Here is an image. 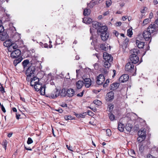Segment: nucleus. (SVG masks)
<instances>
[{
  "mask_svg": "<svg viewBox=\"0 0 158 158\" xmlns=\"http://www.w3.org/2000/svg\"><path fill=\"white\" fill-rule=\"evenodd\" d=\"M61 106L63 107H67V104L65 103L62 104Z\"/></svg>",
  "mask_w": 158,
  "mask_h": 158,
  "instance_id": "nucleus-60",
  "label": "nucleus"
},
{
  "mask_svg": "<svg viewBox=\"0 0 158 158\" xmlns=\"http://www.w3.org/2000/svg\"><path fill=\"white\" fill-rule=\"evenodd\" d=\"M108 28L106 26H103L102 24L100 26V27L99 28L98 31L99 32L100 34L102 33L108 32Z\"/></svg>",
  "mask_w": 158,
  "mask_h": 158,
  "instance_id": "nucleus-10",
  "label": "nucleus"
},
{
  "mask_svg": "<svg viewBox=\"0 0 158 158\" xmlns=\"http://www.w3.org/2000/svg\"><path fill=\"white\" fill-rule=\"evenodd\" d=\"M128 154L130 156L132 157H134L135 156V153L133 150H131L128 151Z\"/></svg>",
  "mask_w": 158,
  "mask_h": 158,
  "instance_id": "nucleus-35",
  "label": "nucleus"
},
{
  "mask_svg": "<svg viewBox=\"0 0 158 158\" xmlns=\"http://www.w3.org/2000/svg\"><path fill=\"white\" fill-rule=\"evenodd\" d=\"M1 108L3 112L4 113H5L6 112V111L4 106L3 105H1Z\"/></svg>",
  "mask_w": 158,
  "mask_h": 158,
  "instance_id": "nucleus-58",
  "label": "nucleus"
},
{
  "mask_svg": "<svg viewBox=\"0 0 158 158\" xmlns=\"http://www.w3.org/2000/svg\"><path fill=\"white\" fill-rule=\"evenodd\" d=\"M33 142L32 139L30 137L28 138L27 143L28 144L32 143Z\"/></svg>",
  "mask_w": 158,
  "mask_h": 158,
  "instance_id": "nucleus-42",
  "label": "nucleus"
},
{
  "mask_svg": "<svg viewBox=\"0 0 158 158\" xmlns=\"http://www.w3.org/2000/svg\"><path fill=\"white\" fill-rule=\"evenodd\" d=\"M129 76L128 75L124 74L121 76L119 78V81L121 82H124L128 81Z\"/></svg>",
  "mask_w": 158,
  "mask_h": 158,
  "instance_id": "nucleus-11",
  "label": "nucleus"
},
{
  "mask_svg": "<svg viewBox=\"0 0 158 158\" xmlns=\"http://www.w3.org/2000/svg\"><path fill=\"white\" fill-rule=\"evenodd\" d=\"M134 66L133 64L131 62H129L126 64L125 67V69L126 71L131 72L134 69Z\"/></svg>",
  "mask_w": 158,
  "mask_h": 158,
  "instance_id": "nucleus-7",
  "label": "nucleus"
},
{
  "mask_svg": "<svg viewBox=\"0 0 158 158\" xmlns=\"http://www.w3.org/2000/svg\"><path fill=\"white\" fill-rule=\"evenodd\" d=\"M0 91L2 93H3L5 92L4 89L2 85H0Z\"/></svg>",
  "mask_w": 158,
  "mask_h": 158,
  "instance_id": "nucleus-48",
  "label": "nucleus"
},
{
  "mask_svg": "<svg viewBox=\"0 0 158 158\" xmlns=\"http://www.w3.org/2000/svg\"><path fill=\"white\" fill-rule=\"evenodd\" d=\"M109 106H110V107H109L110 111H111L113 109L114 106H113V105H112V104H110L109 105Z\"/></svg>",
  "mask_w": 158,
  "mask_h": 158,
  "instance_id": "nucleus-53",
  "label": "nucleus"
},
{
  "mask_svg": "<svg viewBox=\"0 0 158 158\" xmlns=\"http://www.w3.org/2000/svg\"><path fill=\"white\" fill-rule=\"evenodd\" d=\"M127 35L129 37H131L132 35V29L130 28L127 30Z\"/></svg>",
  "mask_w": 158,
  "mask_h": 158,
  "instance_id": "nucleus-37",
  "label": "nucleus"
},
{
  "mask_svg": "<svg viewBox=\"0 0 158 158\" xmlns=\"http://www.w3.org/2000/svg\"><path fill=\"white\" fill-rule=\"evenodd\" d=\"M121 22H119L116 23V25L117 26H119L121 25Z\"/></svg>",
  "mask_w": 158,
  "mask_h": 158,
  "instance_id": "nucleus-61",
  "label": "nucleus"
},
{
  "mask_svg": "<svg viewBox=\"0 0 158 158\" xmlns=\"http://www.w3.org/2000/svg\"><path fill=\"white\" fill-rule=\"evenodd\" d=\"M155 26L156 27H158V19L155 21Z\"/></svg>",
  "mask_w": 158,
  "mask_h": 158,
  "instance_id": "nucleus-64",
  "label": "nucleus"
},
{
  "mask_svg": "<svg viewBox=\"0 0 158 158\" xmlns=\"http://www.w3.org/2000/svg\"><path fill=\"white\" fill-rule=\"evenodd\" d=\"M66 147L69 150L73 151V148L72 147H71L70 146H68V145H66Z\"/></svg>",
  "mask_w": 158,
  "mask_h": 158,
  "instance_id": "nucleus-54",
  "label": "nucleus"
},
{
  "mask_svg": "<svg viewBox=\"0 0 158 158\" xmlns=\"http://www.w3.org/2000/svg\"><path fill=\"white\" fill-rule=\"evenodd\" d=\"M113 33L117 37L119 35L118 33L116 31H114L113 32Z\"/></svg>",
  "mask_w": 158,
  "mask_h": 158,
  "instance_id": "nucleus-56",
  "label": "nucleus"
},
{
  "mask_svg": "<svg viewBox=\"0 0 158 158\" xmlns=\"http://www.w3.org/2000/svg\"><path fill=\"white\" fill-rule=\"evenodd\" d=\"M21 52L19 49H16L11 53V56L13 58H15L21 55Z\"/></svg>",
  "mask_w": 158,
  "mask_h": 158,
  "instance_id": "nucleus-6",
  "label": "nucleus"
},
{
  "mask_svg": "<svg viewBox=\"0 0 158 158\" xmlns=\"http://www.w3.org/2000/svg\"><path fill=\"white\" fill-rule=\"evenodd\" d=\"M64 118L65 120H66L73 119V117L71 115H65L64 116Z\"/></svg>",
  "mask_w": 158,
  "mask_h": 158,
  "instance_id": "nucleus-39",
  "label": "nucleus"
},
{
  "mask_svg": "<svg viewBox=\"0 0 158 158\" xmlns=\"http://www.w3.org/2000/svg\"><path fill=\"white\" fill-rule=\"evenodd\" d=\"M12 42L10 40H6L3 43V45L4 46L7 47H10L12 45Z\"/></svg>",
  "mask_w": 158,
  "mask_h": 158,
  "instance_id": "nucleus-24",
  "label": "nucleus"
},
{
  "mask_svg": "<svg viewBox=\"0 0 158 158\" xmlns=\"http://www.w3.org/2000/svg\"><path fill=\"white\" fill-rule=\"evenodd\" d=\"M130 59L133 64H136L139 61V58L137 56H130Z\"/></svg>",
  "mask_w": 158,
  "mask_h": 158,
  "instance_id": "nucleus-15",
  "label": "nucleus"
},
{
  "mask_svg": "<svg viewBox=\"0 0 158 158\" xmlns=\"http://www.w3.org/2000/svg\"><path fill=\"white\" fill-rule=\"evenodd\" d=\"M8 37V35L6 32L4 31L0 34V39L2 40H5Z\"/></svg>",
  "mask_w": 158,
  "mask_h": 158,
  "instance_id": "nucleus-17",
  "label": "nucleus"
},
{
  "mask_svg": "<svg viewBox=\"0 0 158 158\" xmlns=\"http://www.w3.org/2000/svg\"><path fill=\"white\" fill-rule=\"evenodd\" d=\"M56 110L59 112L60 113H61L63 112V110L61 109H59L57 110Z\"/></svg>",
  "mask_w": 158,
  "mask_h": 158,
  "instance_id": "nucleus-63",
  "label": "nucleus"
},
{
  "mask_svg": "<svg viewBox=\"0 0 158 158\" xmlns=\"http://www.w3.org/2000/svg\"><path fill=\"white\" fill-rule=\"evenodd\" d=\"M100 48L101 50L106 51L108 49L107 46L106 45L103 44L100 45Z\"/></svg>",
  "mask_w": 158,
  "mask_h": 158,
  "instance_id": "nucleus-32",
  "label": "nucleus"
},
{
  "mask_svg": "<svg viewBox=\"0 0 158 158\" xmlns=\"http://www.w3.org/2000/svg\"><path fill=\"white\" fill-rule=\"evenodd\" d=\"M103 56L105 61L112 62L113 60V57L111 56L106 52L103 53Z\"/></svg>",
  "mask_w": 158,
  "mask_h": 158,
  "instance_id": "nucleus-4",
  "label": "nucleus"
},
{
  "mask_svg": "<svg viewBox=\"0 0 158 158\" xmlns=\"http://www.w3.org/2000/svg\"><path fill=\"white\" fill-rule=\"evenodd\" d=\"M86 115V113H83L82 114H80L79 115L78 117H80L82 118H83L84 117L85 115Z\"/></svg>",
  "mask_w": 158,
  "mask_h": 158,
  "instance_id": "nucleus-50",
  "label": "nucleus"
},
{
  "mask_svg": "<svg viewBox=\"0 0 158 158\" xmlns=\"http://www.w3.org/2000/svg\"><path fill=\"white\" fill-rule=\"evenodd\" d=\"M84 81L85 86L87 88L89 87L91 84V79L89 78H86L84 79Z\"/></svg>",
  "mask_w": 158,
  "mask_h": 158,
  "instance_id": "nucleus-13",
  "label": "nucleus"
},
{
  "mask_svg": "<svg viewBox=\"0 0 158 158\" xmlns=\"http://www.w3.org/2000/svg\"><path fill=\"white\" fill-rule=\"evenodd\" d=\"M130 52L131 54L130 56H137V55L139 52V50L137 48H134L130 51Z\"/></svg>",
  "mask_w": 158,
  "mask_h": 158,
  "instance_id": "nucleus-21",
  "label": "nucleus"
},
{
  "mask_svg": "<svg viewBox=\"0 0 158 158\" xmlns=\"http://www.w3.org/2000/svg\"><path fill=\"white\" fill-rule=\"evenodd\" d=\"M4 29L3 26L2 25H0V34L4 31Z\"/></svg>",
  "mask_w": 158,
  "mask_h": 158,
  "instance_id": "nucleus-51",
  "label": "nucleus"
},
{
  "mask_svg": "<svg viewBox=\"0 0 158 158\" xmlns=\"http://www.w3.org/2000/svg\"><path fill=\"white\" fill-rule=\"evenodd\" d=\"M29 63V61L27 60H24V61L22 62V64L23 66L24 67L27 66V65Z\"/></svg>",
  "mask_w": 158,
  "mask_h": 158,
  "instance_id": "nucleus-38",
  "label": "nucleus"
},
{
  "mask_svg": "<svg viewBox=\"0 0 158 158\" xmlns=\"http://www.w3.org/2000/svg\"><path fill=\"white\" fill-rule=\"evenodd\" d=\"M66 95H67V97H71L74 95V91L72 89H68L66 90Z\"/></svg>",
  "mask_w": 158,
  "mask_h": 158,
  "instance_id": "nucleus-12",
  "label": "nucleus"
},
{
  "mask_svg": "<svg viewBox=\"0 0 158 158\" xmlns=\"http://www.w3.org/2000/svg\"><path fill=\"white\" fill-rule=\"evenodd\" d=\"M124 125L122 123H119L118 124V129L121 132H123L124 131Z\"/></svg>",
  "mask_w": 158,
  "mask_h": 158,
  "instance_id": "nucleus-25",
  "label": "nucleus"
},
{
  "mask_svg": "<svg viewBox=\"0 0 158 158\" xmlns=\"http://www.w3.org/2000/svg\"><path fill=\"white\" fill-rule=\"evenodd\" d=\"M83 93H84V92L82 91L81 93L77 94V96L78 97H82L83 94Z\"/></svg>",
  "mask_w": 158,
  "mask_h": 158,
  "instance_id": "nucleus-57",
  "label": "nucleus"
},
{
  "mask_svg": "<svg viewBox=\"0 0 158 158\" xmlns=\"http://www.w3.org/2000/svg\"><path fill=\"white\" fill-rule=\"evenodd\" d=\"M132 127L131 124L128 123L126 124L125 127V129L127 132H130L131 131Z\"/></svg>",
  "mask_w": 158,
  "mask_h": 158,
  "instance_id": "nucleus-28",
  "label": "nucleus"
},
{
  "mask_svg": "<svg viewBox=\"0 0 158 158\" xmlns=\"http://www.w3.org/2000/svg\"><path fill=\"white\" fill-rule=\"evenodd\" d=\"M109 35V34L108 32L102 33L100 34L101 38L103 41H106L108 39Z\"/></svg>",
  "mask_w": 158,
  "mask_h": 158,
  "instance_id": "nucleus-14",
  "label": "nucleus"
},
{
  "mask_svg": "<svg viewBox=\"0 0 158 158\" xmlns=\"http://www.w3.org/2000/svg\"><path fill=\"white\" fill-rule=\"evenodd\" d=\"M83 22L86 24H90L92 22V19L89 17H85L83 19Z\"/></svg>",
  "mask_w": 158,
  "mask_h": 158,
  "instance_id": "nucleus-23",
  "label": "nucleus"
},
{
  "mask_svg": "<svg viewBox=\"0 0 158 158\" xmlns=\"http://www.w3.org/2000/svg\"><path fill=\"white\" fill-rule=\"evenodd\" d=\"M91 10L89 9L86 8L84 9L83 11V15L84 16H88L89 15L90 13Z\"/></svg>",
  "mask_w": 158,
  "mask_h": 158,
  "instance_id": "nucleus-27",
  "label": "nucleus"
},
{
  "mask_svg": "<svg viewBox=\"0 0 158 158\" xmlns=\"http://www.w3.org/2000/svg\"><path fill=\"white\" fill-rule=\"evenodd\" d=\"M33 86H34V88L35 90L37 91H39L40 89L42 86L39 84L38 82L37 84Z\"/></svg>",
  "mask_w": 158,
  "mask_h": 158,
  "instance_id": "nucleus-29",
  "label": "nucleus"
},
{
  "mask_svg": "<svg viewBox=\"0 0 158 158\" xmlns=\"http://www.w3.org/2000/svg\"><path fill=\"white\" fill-rule=\"evenodd\" d=\"M109 14V12L108 11H107L106 12H105L103 13V15L104 16H106L108 15Z\"/></svg>",
  "mask_w": 158,
  "mask_h": 158,
  "instance_id": "nucleus-59",
  "label": "nucleus"
},
{
  "mask_svg": "<svg viewBox=\"0 0 158 158\" xmlns=\"http://www.w3.org/2000/svg\"><path fill=\"white\" fill-rule=\"evenodd\" d=\"M147 30L152 34L156 31L157 27L155 24H151L148 27Z\"/></svg>",
  "mask_w": 158,
  "mask_h": 158,
  "instance_id": "nucleus-9",
  "label": "nucleus"
},
{
  "mask_svg": "<svg viewBox=\"0 0 158 158\" xmlns=\"http://www.w3.org/2000/svg\"><path fill=\"white\" fill-rule=\"evenodd\" d=\"M66 94H67L66 90L64 89H62L60 93V96L63 97H67Z\"/></svg>",
  "mask_w": 158,
  "mask_h": 158,
  "instance_id": "nucleus-30",
  "label": "nucleus"
},
{
  "mask_svg": "<svg viewBox=\"0 0 158 158\" xmlns=\"http://www.w3.org/2000/svg\"><path fill=\"white\" fill-rule=\"evenodd\" d=\"M151 20L149 19H145L143 22V25L144 26L148 23Z\"/></svg>",
  "mask_w": 158,
  "mask_h": 158,
  "instance_id": "nucleus-36",
  "label": "nucleus"
},
{
  "mask_svg": "<svg viewBox=\"0 0 158 158\" xmlns=\"http://www.w3.org/2000/svg\"><path fill=\"white\" fill-rule=\"evenodd\" d=\"M112 2L110 0L107 1L106 2V6L107 7L111 5Z\"/></svg>",
  "mask_w": 158,
  "mask_h": 158,
  "instance_id": "nucleus-44",
  "label": "nucleus"
},
{
  "mask_svg": "<svg viewBox=\"0 0 158 158\" xmlns=\"http://www.w3.org/2000/svg\"><path fill=\"white\" fill-rule=\"evenodd\" d=\"M147 158H157L156 157H154L152 155L149 154L147 156Z\"/></svg>",
  "mask_w": 158,
  "mask_h": 158,
  "instance_id": "nucleus-55",
  "label": "nucleus"
},
{
  "mask_svg": "<svg viewBox=\"0 0 158 158\" xmlns=\"http://www.w3.org/2000/svg\"><path fill=\"white\" fill-rule=\"evenodd\" d=\"M31 79H29V81H31L30 85L32 86L35 85L39 81V79L36 77H34L31 78Z\"/></svg>",
  "mask_w": 158,
  "mask_h": 158,
  "instance_id": "nucleus-8",
  "label": "nucleus"
},
{
  "mask_svg": "<svg viewBox=\"0 0 158 158\" xmlns=\"http://www.w3.org/2000/svg\"><path fill=\"white\" fill-rule=\"evenodd\" d=\"M35 67L33 65L30 66L27 69L26 71V75L27 76V81L31 79V78L35 76Z\"/></svg>",
  "mask_w": 158,
  "mask_h": 158,
  "instance_id": "nucleus-1",
  "label": "nucleus"
},
{
  "mask_svg": "<svg viewBox=\"0 0 158 158\" xmlns=\"http://www.w3.org/2000/svg\"><path fill=\"white\" fill-rule=\"evenodd\" d=\"M153 17V15L152 13L151 12L150 13L149 15V18L150 19L152 18Z\"/></svg>",
  "mask_w": 158,
  "mask_h": 158,
  "instance_id": "nucleus-62",
  "label": "nucleus"
},
{
  "mask_svg": "<svg viewBox=\"0 0 158 158\" xmlns=\"http://www.w3.org/2000/svg\"><path fill=\"white\" fill-rule=\"evenodd\" d=\"M94 102L95 104L98 106H99L100 105H101L102 103L101 102L98 100H95L94 101Z\"/></svg>",
  "mask_w": 158,
  "mask_h": 158,
  "instance_id": "nucleus-40",
  "label": "nucleus"
},
{
  "mask_svg": "<svg viewBox=\"0 0 158 158\" xmlns=\"http://www.w3.org/2000/svg\"><path fill=\"white\" fill-rule=\"evenodd\" d=\"M17 46L15 43H12L10 48H13L14 49H16L17 48Z\"/></svg>",
  "mask_w": 158,
  "mask_h": 158,
  "instance_id": "nucleus-43",
  "label": "nucleus"
},
{
  "mask_svg": "<svg viewBox=\"0 0 158 158\" xmlns=\"http://www.w3.org/2000/svg\"><path fill=\"white\" fill-rule=\"evenodd\" d=\"M136 43L137 47L139 48H143L144 45L145 43L144 42H141L138 40H136Z\"/></svg>",
  "mask_w": 158,
  "mask_h": 158,
  "instance_id": "nucleus-19",
  "label": "nucleus"
},
{
  "mask_svg": "<svg viewBox=\"0 0 158 158\" xmlns=\"http://www.w3.org/2000/svg\"><path fill=\"white\" fill-rule=\"evenodd\" d=\"M45 85H43L41 87L39 91H40L41 95H44L45 93Z\"/></svg>",
  "mask_w": 158,
  "mask_h": 158,
  "instance_id": "nucleus-31",
  "label": "nucleus"
},
{
  "mask_svg": "<svg viewBox=\"0 0 158 158\" xmlns=\"http://www.w3.org/2000/svg\"><path fill=\"white\" fill-rule=\"evenodd\" d=\"M147 10V8L146 7H144L143 9L141 10V12L142 13H145Z\"/></svg>",
  "mask_w": 158,
  "mask_h": 158,
  "instance_id": "nucleus-49",
  "label": "nucleus"
},
{
  "mask_svg": "<svg viewBox=\"0 0 158 158\" xmlns=\"http://www.w3.org/2000/svg\"><path fill=\"white\" fill-rule=\"evenodd\" d=\"M60 92V90L56 88L51 94L49 95V97L52 98H55L59 95Z\"/></svg>",
  "mask_w": 158,
  "mask_h": 158,
  "instance_id": "nucleus-2",
  "label": "nucleus"
},
{
  "mask_svg": "<svg viewBox=\"0 0 158 158\" xmlns=\"http://www.w3.org/2000/svg\"><path fill=\"white\" fill-rule=\"evenodd\" d=\"M107 99L108 100H112L114 98V93L113 92H110L107 94Z\"/></svg>",
  "mask_w": 158,
  "mask_h": 158,
  "instance_id": "nucleus-26",
  "label": "nucleus"
},
{
  "mask_svg": "<svg viewBox=\"0 0 158 158\" xmlns=\"http://www.w3.org/2000/svg\"><path fill=\"white\" fill-rule=\"evenodd\" d=\"M145 139H143L141 137L139 136L137 138V140L138 142H141L143 140Z\"/></svg>",
  "mask_w": 158,
  "mask_h": 158,
  "instance_id": "nucleus-52",
  "label": "nucleus"
},
{
  "mask_svg": "<svg viewBox=\"0 0 158 158\" xmlns=\"http://www.w3.org/2000/svg\"><path fill=\"white\" fill-rule=\"evenodd\" d=\"M101 0H92V3H95L96 4L100 3Z\"/></svg>",
  "mask_w": 158,
  "mask_h": 158,
  "instance_id": "nucleus-45",
  "label": "nucleus"
},
{
  "mask_svg": "<svg viewBox=\"0 0 158 158\" xmlns=\"http://www.w3.org/2000/svg\"><path fill=\"white\" fill-rule=\"evenodd\" d=\"M104 76L102 74L99 75L97 78L96 83L98 85L102 84L105 81Z\"/></svg>",
  "mask_w": 158,
  "mask_h": 158,
  "instance_id": "nucleus-3",
  "label": "nucleus"
},
{
  "mask_svg": "<svg viewBox=\"0 0 158 158\" xmlns=\"http://www.w3.org/2000/svg\"><path fill=\"white\" fill-rule=\"evenodd\" d=\"M119 83H113L110 86V89L112 90H116L119 86Z\"/></svg>",
  "mask_w": 158,
  "mask_h": 158,
  "instance_id": "nucleus-20",
  "label": "nucleus"
},
{
  "mask_svg": "<svg viewBox=\"0 0 158 158\" xmlns=\"http://www.w3.org/2000/svg\"><path fill=\"white\" fill-rule=\"evenodd\" d=\"M109 118L111 121H113L114 119V117L113 114H111L109 115Z\"/></svg>",
  "mask_w": 158,
  "mask_h": 158,
  "instance_id": "nucleus-46",
  "label": "nucleus"
},
{
  "mask_svg": "<svg viewBox=\"0 0 158 158\" xmlns=\"http://www.w3.org/2000/svg\"><path fill=\"white\" fill-rule=\"evenodd\" d=\"M22 60V59L21 58L15 60L14 61V64L16 66L18 63L21 62Z\"/></svg>",
  "mask_w": 158,
  "mask_h": 158,
  "instance_id": "nucleus-34",
  "label": "nucleus"
},
{
  "mask_svg": "<svg viewBox=\"0 0 158 158\" xmlns=\"http://www.w3.org/2000/svg\"><path fill=\"white\" fill-rule=\"evenodd\" d=\"M107 135L110 136L111 135V131L110 129H107L106 131Z\"/></svg>",
  "mask_w": 158,
  "mask_h": 158,
  "instance_id": "nucleus-47",
  "label": "nucleus"
},
{
  "mask_svg": "<svg viewBox=\"0 0 158 158\" xmlns=\"http://www.w3.org/2000/svg\"><path fill=\"white\" fill-rule=\"evenodd\" d=\"M92 1L90 2L88 4V6H89L90 8H93L94 5L96 4L95 3H92Z\"/></svg>",
  "mask_w": 158,
  "mask_h": 158,
  "instance_id": "nucleus-41",
  "label": "nucleus"
},
{
  "mask_svg": "<svg viewBox=\"0 0 158 158\" xmlns=\"http://www.w3.org/2000/svg\"><path fill=\"white\" fill-rule=\"evenodd\" d=\"M102 25L101 23H99L96 21H94L92 22V25L93 27L95 29H97V31L100 26Z\"/></svg>",
  "mask_w": 158,
  "mask_h": 158,
  "instance_id": "nucleus-18",
  "label": "nucleus"
},
{
  "mask_svg": "<svg viewBox=\"0 0 158 158\" xmlns=\"http://www.w3.org/2000/svg\"><path fill=\"white\" fill-rule=\"evenodd\" d=\"M111 62L105 61L104 63V66L106 68H108L110 66Z\"/></svg>",
  "mask_w": 158,
  "mask_h": 158,
  "instance_id": "nucleus-33",
  "label": "nucleus"
},
{
  "mask_svg": "<svg viewBox=\"0 0 158 158\" xmlns=\"http://www.w3.org/2000/svg\"><path fill=\"white\" fill-rule=\"evenodd\" d=\"M138 135L143 139H145L146 137V131L144 129L140 130L138 132Z\"/></svg>",
  "mask_w": 158,
  "mask_h": 158,
  "instance_id": "nucleus-16",
  "label": "nucleus"
},
{
  "mask_svg": "<svg viewBox=\"0 0 158 158\" xmlns=\"http://www.w3.org/2000/svg\"><path fill=\"white\" fill-rule=\"evenodd\" d=\"M151 33L148 30L144 31L143 33V36L144 38L146 41L148 40L151 38Z\"/></svg>",
  "mask_w": 158,
  "mask_h": 158,
  "instance_id": "nucleus-5",
  "label": "nucleus"
},
{
  "mask_svg": "<svg viewBox=\"0 0 158 158\" xmlns=\"http://www.w3.org/2000/svg\"><path fill=\"white\" fill-rule=\"evenodd\" d=\"M84 84L83 81H78L76 82V85L77 88L80 89L81 88Z\"/></svg>",
  "mask_w": 158,
  "mask_h": 158,
  "instance_id": "nucleus-22",
  "label": "nucleus"
}]
</instances>
